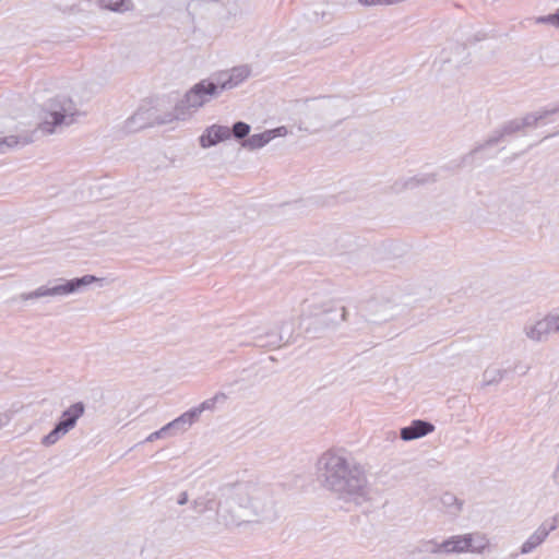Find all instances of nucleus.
Returning a JSON list of instances; mask_svg holds the SVG:
<instances>
[{
    "label": "nucleus",
    "instance_id": "5701e85b",
    "mask_svg": "<svg viewBox=\"0 0 559 559\" xmlns=\"http://www.w3.org/2000/svg\"><path fill=\"white\" fill-rule=\"evenodd\" d=\"M466 540L468 546V552L481 554L489 546V539L483 533L466 534Z\"/></svg>",
    "mask_w": 559,
    "mask_h": 559
},
{
    "label": "nucleus",
    "instance_id": "f3484780",
    "mask_svg": "<svg viewBox=\"0 0 559 559\" xmlns=\"http://www.w3.org/2000/svg\"><path fill=\"white\" fill-rule=\"evenodd\" d=\"M283 336L275 331L258 333L253 336L252 344L259 347L276 348L282 345Z\"/></svg>",
    "mask_w": 559,
    "mask_h": 559
},
{
    "label": "nucleus",
    "instance_id": "a878e982",
    "mask_svg": "<svg viewBox=\"0 0 559 559\" xmlns=\"http://www.w3.org/2000/svg\"><path fill=\"white\" fill-rule=\"evenodd\" d=\"M29 141L27 140V138H20V136H14V135H10V136H5L3 139H0V153H5L7 150L9 148H12V147H15V146H19V145H25L27 144Z\"/></svg>",
    "mask_w": 559,
    "mask_h": 559
},
{
    "label": "nucleus",
    "instance_id": "7c9ffc66",
    "mask_svg": "<svg viewBox=\"0 0 559 559\" xmlns=\"http://www.w3.org/2000/svg\"><path fill=\"white\" fill-rule=\"evenodd\" d=\"M537 24H550L555 27H557V14L556 12L548 15L538 16L536 19Z\"/></svg>",
    "mask_w": 559,
    "mask_h": 559
},
{
    "label": "nucleus",
    "instance_id": "ddd939ff",
    "mask_svg": "<svg viewBox=\"0 0 559 559\" xmlns=\"http://www.w3.org/2000/svg\"><path fill=\"white\" fill-rule=\"evenodd\" d=\"M435 430L433 424L423 419H415L409 426L403 427L400 437L404 441L423 438Z\"/></svg>",
    "mask_w": 559,
    "mask_h": 559
},
{
    "label": "nucleus",
    "instance_id": "f704fd0d",
    "mask_svg": "<svg viewBox=\"0 0 559 559\" xmlns=\"http://www.w3.org/2000/svg\"><path fill=\"white\" fill-rule=\"evenodd\" d=\"M189 498H188V493L186 491H182L180 492V495L178 496V499H177V503L179 506H183L188 502Z\"/></svg>",
    "mask_w": 559,
    "mask_h": 559
},
{
    "label": "nucleus",
    "instance_id": "6e6552de",
    "mask_svg": "<svg viewBox=\"0 0 559 559\" xmlns=\"http://www.w3.org/2000/svg\"><path fill=\"white\" fill-rule=\"evenodd\" d=\"M173 112L167 114L164 118L156 116L153 107H140L130 118L124 122V129L128 132H136L139 130L152 127L154 124H166L174 121Z\"/></svg>",
    "mask_w": 559,
    "mask_h": 559
},
{
    "label": "nucleus",
    "instance_id": "b1692460",
    "mask_svg": "<svg viewBox=\"0 0 559 559\" xmlns=\"http://www.w3.org/2000/svg\"><path fill=\"white\" fill-rule=\"evenodd\" d=\"M509 372L507 368L488 367L483 373V386L498 384Z\"/></svg>",
    "mask_w": 559,
    "mask_h": 559
},
{
    "label": "nucleus",
    "instance_id": "2eb2a0df",
    "mask_svg": "<svg viewBox=\"0 0 559 559\" xmlns=\"http://www.w3.org/2000/svg\"><path fill=\"white\" fill-rule=\"evenodd\" d=\"M251 70L248 66L235 67L230 70L228 79L221 80L217 84L219 92L230 90L241 84L246 79L249 78Z\"/></svg>",
    "mask_w": 559,
    "mask_h": 559
},
{
    "label": "nucleus",
    "instance_id": "412c9836",
    "mask_svg": "<svg viewBox=\"0 0 559 559\" xmlns=\"http://www.w3.org/2000/svg\"><path fill=\"white\" fill-rule=\"evenodd\" d=\"M227 400V395L223 392L216 393L211 399L203 401L199 406L191 408L190 411L194 413L195 420L199 419L200 415L205 411H214L217 404H223Z\"/></svg>",
    "mask_w": 559,
    "mask_h": 559
},
{
    "label": "nucleus",
    "instance_id": "aec40b11",
    "mask_svg": "<svg viewBox=\"0 0 559 559\" xmlns=\"http://www.w3.org/2000/svg\"><path fill=\"white\" fill-rule=\"evenodd\" d=\"M557 112H559V106L554 107L551 109H542L536 112L527 114L526 116L520 119V123L522 126V129L527 127H535L538 123V121H542L546 119L548 116L555 115Z\"/></svg>",
    "mask_w": 559,
    "mask_h": 559
},
{
    "label": "nucleus",
    "instance_id": "39448f33",
    "mask_svg": "<svg viewBox=\"0 0 559 559\" xmlns=\"http://www.w3.org/2000/svg\"><path fill=\"white\" fill-rule=\"evenodd\" d=\"M46 110L48 116L40 123L39 129L48 134L56 132L58 128L71 126L78 115L74 102L66 95H58L49 99Z\"/></svg>",
    "mask_w": 559,
    "mask_h": 559
},
{
    "label": "nucleus",
    "instance_id": "bb28decb",
    "mask_svg": "<svg viewBox=\"0 0 559 559\" xmlns=\"http://www.w3.org/2000/svg\"><path fill=\"white\" fill-rule=\"evenodd\" d=\"M230 129L231 136L236 140H240L241 142L249 136L251 127L247 122L237 121L233 124Z\"/></svg>",
    "mask_w": 559,
    "mask_h": 559
},
{
    "label": "nucleus",
    "instance_id": "2f4dec72",
    "mask_svg": "<svg viewBox=\"0 0 559 559\" xmlns=\"http://www.w3.org/2000/svg\"><path fill=\"white\" fill-rule=\"evenodd\" d=\"M549 322H550V325L551 329H552V332L554 333H559V312L558 313H552V314H548L547 316Z\"/></svg>",
    "mask_w": 559,
    "mask_h": 559
},
{
    "label": "nucleus",
    "instance_id": "20e7f679",
    "mask_svg": "<svg viewBox=\"0 0 559 559\" xmlns=\"http://www.w3.org/2000/svg\"><path fill=\"white\" fill-rule=\"evenodd\" d=\"M310 318L305 332L311 337H319L323 332L335 329L346 320V309L332 302L317 305L311 304Z\"/></svg>",
    "mask_w": 559,
    "mask_h": 559
},
{
    "label": "nucleus",
    "instance_id": "cd10ccee",
    "mask_svg": "<svg viewBox=\"0 0 559 559\" xmlns=\"http://www.w3.org/2000/svg\"><path fill=\"white\" fill-rule=\"evenodd\" d=\"M413 552L418 554H440L442 552L441 549V543H437L435 540H425L421 542L416 548L413 550Z\"/></svg>",
    "mask_w": 559,
    "mask_h": 559
},
{
    "label": "nucleus",
    "instance_id": "f8f14e48",
    "mask_svg": "<svg viewBox=\"0 0 559 559\" xmlns=\"http://www.w3.org/2000/svg\"><path fill=\"white\" fill-rule=\"evenodd\" d=\"M231 138L230 129L226 126L212 124L207 127L204 133L200 136V144L202 147H211L219 142L226 141Z\"/></svg>",
    "mask_w": 559,
    "mask_h": 559
},
{
    "label": "nucleus",
    "instance_id": "f03ea898",
    "mask_svg": "<svg viewBox=\"0 0 559 559\" xmlns=\"http://www.w3.org/2000/svg\"><path fill=\"white\" fill-rule=\"evenodd\" d=\"M250 514L261 521L275 518L274 501L270 489L253 483L234 485L217 511L218 521L226 527L252 522Z\"/></svg>",
    "mask_w": 559,
    "mask_h": 559
},
{
    "label": "nucleus",
    "instance_id": "4468645a",
    "mask_svg": "<svg viewBox=\"0 0 559 559\" xmlns=\"http://www.w3.org/2000/svg\"><path fill=\"white\" fill-rule=\"evenodd\" d=\"M551 326L552 325H550V322L546 316L542 320L526 324L524 326V333L530 340L534 342H545L548 340L549 335L554 333Z\"/></svg>",
    "mask_w": 559,
    "mask_h": 559
},
{
    "label": "nucleus",
    "instance_id": "c756f323",
    "mask_svg": "<svg viewBox=\"0 0 559 559\" xmlns=\"http://www.w3.org/2000/svg\"><path fill=\"white\" fill-rule=\"evenodd\" d=\"M441 501L445 507H453L456 506V511H460L462 509V501H460L454 495L445 492L441 497Z\"/></svg>",
    "mask_w": 559,
    "mask_h": 559
},
{
    "label": "nucleus",
    "instance_id": "c85d7f7f",
    "mask_svg": "<svg viewBox=\"0 0 559 559\" xmlns=\"http://www.w3.org/2000/svg\"><path fill=\"white\" fill-rule=\"evenodd\" d=\"M192 508L197 513L202 514L205 511L214 509V501L212 499L200 497L192 502Z\"/></svg>",
    "mask_w": 559,
    "mask_h": 559
},
{
    "label": "nucleus",
    "instance_id": "a211bd4d",
    "mask_svg": "<svg viewBox=\"0 0 559 559\" xmlns=\"http://www.w3.org/2000/svg\"><path fill=\"white\" fill-rule=\"evenodd\" d=\"M469 544L466 540V534L452 536L441 543L442 552H466Z\"/></svg>",
    "mask_w": 559,
    "mask_h": 559
},
{
    "label": "nucleus",
    "instance_id": "f257e3e1",
    "mask_svg": "<svg viewBox=\"0 0 559 559\" xmlns=\"http://www.w3.org/2000/svg\"><path fill=\"white\" fill-rule=\"evenodd\" d=\"M321 487L337 499L361 504L370 499V484L365 467L344 450L323 452L316 464Z\"/></svg>",
    "mask_w": 559,
    "mask_h": 559
},
{
    "label": "nucleus",
    "instance_id": "7ed1b4c3",
    "mask_svg": "<svg viewBox=\"0 0 559 559\" xmlns=\"http://www.w3.org/2000/svg\"><path fill=\"white\" fill-rule=\"evenodd\" d=\"M104 281L105 278H99L91 274L71 280L56 278L50 281L47 285L39 286L33 292L21 294L20 299L26 301L43 297L68 296L80 292L83 287L93 283H100V285H103Z\"/></svg>",
    "mask_w": 559,
    "mask_h": 559
},
{
    "label": "nucleus",
    "instance_id": "393cba45",
    "mask_svg": "<svg viewBox=\"0 0 559 559\" xmlns=\"http://www.w3.org/2000/svg\"><path fill=\"white\" fill-rule=\"evenodd\" d=\"M436 181V178L433 175H423V176H415V177H412L407 180H405L404 182H402V187L399 188L397 187V183L394 186V189L396 191H401L402 189H412V188H415L419 185H425V183H428V182H435Z\"/></svg>",
    "mask_w": 559,
    "mask_h": 559
},
{
    "label": "nucleus",
    "instance_id": "e433bc0d",
    "mask_svg": "<svg viewBox=\"0 0 559 559\" xmlns=\"http://www.w3.org/2000/svg\"><path fill=\"white\" fill-rule=\"evenodd\" d=\"M557 14V28H559V8L556 10Z\"/></svg>",
    "mask_w": 559,
    "mask_h": 559
},
{
    "label": "nucleus",
    "instance_id": "6ab92c4d",
    "mask_svg": "<svg viewBox=\"0 0 559 559\" xmlns=\"http://www.w3.org/2000/svg\"><path fill=\"white\" fill-rule=\"evenodd\" d=\"M195 421L194 413L189 409L171 420L169 428L173 429V435H178L187 431Z\"/></svg>",
    "mask_w": 559,
    "mask_h": 559
},
{
    "label": "nucleus",
    "instance_id": "1a4fd4ad",
    "mask_svg": "<svg viewBox=\"0 0 559 559\" xmlns=\"http://www.w3.org/2000/svg\"><path fill=\"white\" fill-rule=\"evenodd\" d=\"M521 130L523 129L520 123V119L509 120L504 124H502L500 129L495 130L484 143L478 144L472 151V153L475 154L484 150L485 147L493 146L498 144L500 141H502L506 136L512 135Z\"/></svg>",
    "mask_w": 559,
    "mask_h": 559
},
{
    "label": "nucleus",
    "instance_id": "473e14b6",
    "mask_svg": "<svg viewBox=\"0 0 559 559\" xmlns=\"http://www.w3.org/2000/svg\"><path fill=\"white\" fill-rule=\"evenodd\" d=\"M509 371H520L521 374H526L531 367L528 365H524L521 361L514 364L512 368H508Z\"/></svg>",
    "mask_w": 559,
    "mask_h": 559
},
{
    "label": "nucleus",
    "instance_id": "4be33fe9",
    "mask_svg": "<svg viewBox=\"0 0 559 559\" xmlns=\"http://www.w3.org/2000/svg\"><path fill=\"white\" fill-rule=\"evenodd\" d=\"M97 4L102 9L117 13H124L134 8L132 0H97Z\"/></svg>",
    "mask_w": 559,
    "mask_h": 559
},
{
    "label": "nucleus",
    "instance_id": "72a5a7b5",
    "mask_svg": "<svg viewBox=\"0 0 559 559\" xmlns=\"http://www.w3.org/2000/svg\"><path fill=\"white\" fill-rule=\"evenodd\" d=\"M159 438H165V437L163 436V433H162L160 429H159V430H157V431L152 432V433H151V435L145 439V442H153V441H155V440H157V439H159Z\"/></svg>",
    "mask_w": 559,
    "mask_h": 559
},
{
    "label": "nucleus",
    "instance_id": "dca6fc26",
    "mask_svg": "<svg viewBox=\"0 0 559 559\" xmlns=\"http://www.w3.org/2000/svg\"><path fill=\"white\" fill-rule=\"evenodd\" d=\"M369 312L368 320L373 323H381L393 318L394 311L390 304H379L371 301L367 306Z\"/></svg>",
    "mask_w": 559,
    "mask_h": 559
},
{
    "label": "nucleus",
    "instance_id": "9d476101",
    "mask_svg": "<svg viewBox=\"0 0 559 559\" xmlns=\"http://www.w3.org/2000/svg\"><path fill=\"white\" fill-rule=\"evenodd\" d=\"M557 528L556 519L552 520L551 523L544 522L522 544L520 548V552L522 555H527L533 552L537 547H539L548 537V535Z\"/></svg>",
    "mask_w": 559,
    "mask_h": 559
},
{
    "label": "nucleus",
    "instance_id": "423d86ee",
    "mask_svg": "<svg viewBox=\"0 0 559 559\" xmlns=\"http://www.w3.org/2000/svg\"><path fill=\"white\" fill-rule=\"evenodd\" d=\"M219 94L218 84L210 80H201L176 104L173 112L175 120H183L188 110L199 109Z\"/></svg>",
    "mask_w": 559,
    "mask_h": 559
},
{
    "label": "nucleus",
    "instance_id": "0eeeda50",
    "mask_svg": "<svg viewBox=\"0 0 559 559\" xmlns=\"http://www.w3.org/2000/svg\"><path fill=\"white\" fill-rule=\"evenodd\" d=\"M85 413V404L83 402H76L64 409L52 428V430L43 437L41 444L45 447H51L57 443L63 436L72 430L78 420Z\"/></svg>",
    "mask_w": 559,
    "mask_h": 559
},
{
    "label": "nucleus",
    "instance_id": "c9c22d12",
    "mask_svg": "<svg viewBox=\"0 0 559 559\" xmlns=\"http://www.w3.org/2000/svg\"><path fill=\"white\" fill-rule=\"evenodd\" d=\"M169 426H170V424L168 423L167 425H165L164 427L160 428V431L164 437L174 436L173 429L169 428Z\"/></svg>",
    "mask_w": 559,
    "mask_h": 559
},
{
    "label": "nucleus",
    "instance_id": "9b49d317",
    "mask_svg": "<svg viewBox=\"0 0 559 559\" xmlns=\"http://www.w3.org/2000/svg\"><path fill=\"white\" fill-rule=\"evenodd\" d=\"M287 134V129L285 127H278L272 130H265L262 133H257L249 135L246 140L241 142V146L249 151H255L262 148L267 143H270L276 136H284Z\"/></svg>",
    "mask_w": 559,
    "mask_h": 559
}]
</instances>
